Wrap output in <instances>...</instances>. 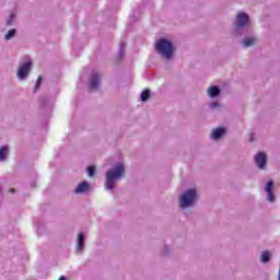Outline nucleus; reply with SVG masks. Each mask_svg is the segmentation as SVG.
Here are the masks:
<instances>
[{"mask_svg":"<svg viewBox=\"0 0 280 280\" xmlns=\"http://www.w3.org/2000/svg\"><path fill=\"white\" fill-rule=\"evenodd\" d=\"M124 174H126V166L121 162L107 170L105 174V189L113 191L117 187V183L124 178Z\"/></svg>","mask_w":280,"mask_h":280,"instance_id":"nucleus-1","label":"nucleus"},{"mask_svg":"<svg viewBox=\"0 0 280 280\" xmlns=\"http://www.w3.org/2000/svg\"><path fill=\"white\" fill-rule=\"evenodd\" d=\"M234 32L237 36L250 34V16H248V13L238 12L236 14Z\"/></svg>","mask_w":280,"mask_h":280,"instance_id":"nucleus-2","label":"nucleus"},{"mask_svg":"<svg viewBox=\"0 0 280 280\" xmlns=\"http://www.w3.org/2000/svg\"><path fill=\"white\" fill-rule=\"evenodd\" d=\"M155 51L161 58L172 60V57L174 56V44L168 39L160 38L155 42Z\"/></svg>","mask_w":280,"mask_h":280,"instance_id":"nucleus-3","label":"nucleus"},{"mask_svg":"<svg viewBox=\"0 0 280 280\" xmlns=\"http://www.w3.org/2000/svg\"><path fill=\"white\" fill-rule=\"evenodd\" d=\"M196 200H198V190L196 188L187 189L179 197V207L180 209H189L196 205Z\"/></svg>","mask_w":280,"mask_h":280,"instance_id":"nucleus-4","label":"nucleus"},{"mask_svg":"<svg viewBox=\"0 0 280 280\" xmlns=\"http://www.w3.org/2000/svg\"><path fill=\"white\" fill-rule=\"evenodd\" d=\"M32 73V59L25 58L24 62L20 63L18 68V79L23 82V80H27Z\"/></svg>","mask_w":280,"mask_h":280,"instance_id":"nucleus-5","label":"nucleus"},{"mask_svg":"<svg viewBox=\"0 0 280 280\" xmlns=\"http://www.w3.org/2000/svg\"><path fill=\"white\" fill-rule=\"evenodd\" d=\"M254 163L258 167V170H266V165L268 163V156L265 152H258L254 155Z\"/></svg>","mask_w":280,"mask_h":280,"instance_id":"nucleus-6","label":"nucleus"},{"mask_svg":"<svg viewBox=\"0 0 280 280\" xmlns=\"http://www.w3.org/2000/svg\"><path fill=\"white\" fill-rule=\"evenodd\" d=\"M102 82V77L97 72H92L90 77V84L89 89L90 91H97L100 89V84Z\"/></svg>","mask_w":280,"mask_h":280,"instance_id":"nucleus-7","label":"nucleus"},{"mask_svg":"<svg viewBox=\"0 0 280 280\" xmlns=\"http://www.w3.org/2000/svg\"><path fill=\"white\" fill-rule=\"evenodd\" d=\"M265 191L267 194L268 202H275V200H276L275 192H273L275 191V183L272 180H269L266 184Z\"/></svg>","mask_w":280,"mask_h":280,"instance_id":"nucleus-8","label":"nucleus"},{"mask_svg":"<svg viewBox=\"0 0 280 280\" xmlns=\"http://www.w3.org/2000/svg\"><path fill=\"white\" fill-rule=\"evenodd\" d=\"M224 135H226V129L224 127H219L212 130L210 137L214 141H219V139H222Z\"/></svg>","mask_w":280,"mask_h":280,"instance_id":"nucleus-9","label":"nucleus"},{"mask_svg":"<svg viewBox=\"0 0 280 280\" xmlns=\"http://www.w3.org/2000/svg\"><path fill=\"white\" fill-rule=\"evenodd\" d=\"M90 190H91V184H89V182H82L74 189V194H78V195L86 194Z\"/></svg>","mask_w":280,"mask_h":280,"instance_id":"nucleus-10","label":"nucleus"},{"mask_svg":"<svg viewBox=\"0 0 280 280\" xmlns=\"http://www.w3.org/2000/svg\"><path fill=\"white\" fill-rule=\"evenodd\" d=\"M255 43H257V38L253 35L246 36L242 40V45H243V47H245V49H247V47H253V45H255Z\"/></svg>","mask_w":280,"mask_h":280,"instance_id":"nucleus-11","label":"nucleus"},{"mask_svg":"<svg viewBox=\"0 0 280 280\" xmlns=\"http://www.w3.org/2000/svg\"><path fill=\"white\" fill-rule=\"evenodd\" d=\"M8 156H10V147H0V163H3V161H8Z\"/></svg>","mask_w":280,"mask_h":280,"instance_id":"nucleus-12","label":"nucleus"},{"mask_svg":"<svg viewBox=\"0 0 280 280\" xmlns=\"http://www.w3.org/2000/svg\"><path fill=\"white\" fill-rule=\"evenodd\" d=\"M84 250V234L79 233L77 240V253H82Z\"/></svg>","mask_w":280,"mask_h":280,"instance_id":"nucleus-13","label":"nucleus"},{"mask_svg":"<svg viewBox=\"0 0 280 280\" xmlns=\"http://www.w3.org/2000/svg\"><path fill=\"white\" fill-rule=\"evenodd\" d=\"M220 93H221L220 88H218V86H215V85L210 86V88L208 89V95H209V97H211V100L218 97V95H220Z\"/></svg>","mask_w":280,"mask_h":280,"instance_id":"nucleus-14","label":"nucleus"},{"mask_svg":"<svg viewBox=\"0 0 280 280\" xmlns=\"http://www.w3.org/2000/svg\"><path fill=\"white\" fill-rule=\"evenodd\" d=\"M16 37V28H11L4 34V40H12Z\"/></svg>","mask_w":280,"mask_h":280,"instance_id":"nucleus-15","label":"nucleus"},{"mask_svg":"<svg viewBox=\"0 0 280 280\" xmlns=\"http://www.w3.org/2000/svg\"><path fill=\"white\" fill-rule=\"evenodd\" d=\"M16 12H10L9 18H7V25H14L16 23Z\"/></svg>","mask_w":280,"mask_h":280,"instance_id":"nucleus-16","label":"nucleus"},{"mask_svg":"<svg viewBox=\"0 0 280 280\" xmlns=\"http://www.w3.org/2000/svg\"><path fill=\"white\" fill-rule=\"evenodd\" d=\"M270 257H271L270 252L265 250V252L261 253L260 261H261L262 264H268V261H270Z\"/></svg>","mask_w":280,"mask_h":280,"instance_id":"nucleus-17","label":"nucleus"},{"mask_svg":"<svg viewBox=\"0 0 280 280\" xmlns=\"http://www.w3.org/2000/svg\"><path fill=\"white\" fill-rule=\"evenodd\" d=\"M140 100H141V102H145L147 100H150V90H144L140 94Z\"/></svg>","mask_w":280,"mask_h":280,"instance_id":"nucleus-18","label":"nucleus"},{"mask_svg":"<svg viewBox=\"0 0 280 280\" xmlns=\"http://www.w3.org/2000/svg\"><path fill=\"white\" fill-rule=\"evenodd\" d=\"M209 108L211 110H215L218 108H222V105L219 102H212V103L209 104Z\"/></svg>","mask_w":280,"mask_h":280,"instance_id":"nucleus-19","label":"nucleus"},{"mask_svg":"<svg viewBox=\"0 0 280 280\" xmlns=\"http://www.w3.org/2000/svg\"><path fill=\"white\" fill-rule=\"evenodd\" d=\"M88 176H90V178H93V176H95V166L88 167Z\"/></svg>","mask_w":280,"mask_h":280,"instance_id":"nucleus-20","label":"nucleus"},{"mask_svg":"<svg viewBox=\"0 0 280 280\" xmlns=\"http://www.w3.org/2000/svg\"><path fill=\"white\" fill-rule=\"evenodd\" d=\"M43 82V78L38 77L37 82L35 84V91H38L40 89V83Z\"/></svg>","mask_w":280,"mask_h":280,"instance_id":"nucleus-21","label":"nucleus"},{"mask_svg":"<svg viewBox=\"0 0 280 280\" xmlns=\"http://www.w3.org/2000/svg\"><path fill=\"white\" fill-rule=\"evenodd\" d=\"M124 47H126V44H124V42H121L120 48H119V51H118V54H119L120 57L124 56Z\"/></svg>","mask_w":280,"mask_h":280,"instance_id":"nucleus-22","label":"nucleus"}]
</instances>
